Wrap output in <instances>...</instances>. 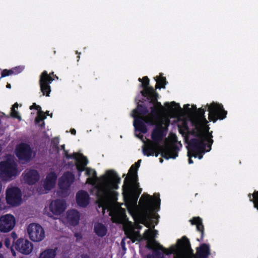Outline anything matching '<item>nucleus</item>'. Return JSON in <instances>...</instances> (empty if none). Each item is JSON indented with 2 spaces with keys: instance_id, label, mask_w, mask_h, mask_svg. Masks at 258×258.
Here are the masks:
<instances>
[{
  "instance_id": "nucleus-28",
  "label": "nucleus",
  "mask_w": 258,
  "mask_h": 258,
  "mask_svg": "<svg viewBox=\"0 0 258 258\" xmlns=\"http://www.w3.org/2000/svg\"><path fill=\"white\" fill-rule=\"evenodd\" d=\"M14 71L12 70H4L2 73V77H5L13 74Z\"/></svg>"
},
{
  "instance_id": "nucleus-13",
  "label": "nucleus",
  "mask_w": 258,
  "mask_h": 258,
  "mask_svg": "<svg viewBox=\"0 0 258 258\" xmlns=\"http://www.w3.org/2000/svg\"><path fill=\"white\" fill-rule=\"evenodd\" d=\"M60 148L63 150V154L67 158H73L75 160L77 169L79 171L84 169L83 167L88 163V161L85 157L82 154L78 153H73L72 155H69L68 152L64 149V145H61Z\"/></svg>"
},
{
  "instance_id": "nucleus-19",
  "label": "nucleus",
  "mask_w": 258,
  "mask_h": 258,
  "mask_svg": "<svg viewBox=\"0 0 258 258\" xmlns=\"http://www.w3.org/2000/svg\"><path fill=\"white\" fill-rule=\"evenodd\" d=\"M80 220V214L77 210H71L67 212V220L73 225L78 224Z\"/></svg>"
},
{
  "instance_id": "nucleus-42",
  "label": "nucleus",
  "mask_w": 258,
  "mask_h": 258,
  "mask_svg": "<svg viewBox=\"0 0 258 258\" xmlns=\"http://www.w3.org/2000/svg\"><path fill=\"white\" fill-rule=\"evenodd\" d=\"M33 108L35 109V106H33Z\"/></svg>"
},
{
  "instance_id": "nucleus-16",
  "label": "nucleus",
  "mask_w": 258,
  "mask_h": 258,
  "mask_svg": "<svg viewBox=\"0 0 258 258\" xmlns=\"http://www.w3.org/2000/svg\"><path fill=\"white\" fill-rule=\"evenodd\" d=\"M53 79L51 76L48 75L46 71H44L40 76L39 84L41 91L43 95L48 96L50 92V87L49 84Z\"/></svg>"
},
{
  "instance_id": "nucleus-21",
  "label": "nucleus",
  "mask_w": 258,
  "mask_h": 258,
  "mask_svg": "<svg viewBox=\"0 0 258 258\" xmlns=\"http://www.w3.org/2000/svg\"><path fill=\"white\" fill-rule=\"evenodd\" d=\"M56 251V248L46 249L39 253L38 258H55Z\"/></svg>"
},
{
  "instance_id": "nucleus-29",
  "label": "nucleus",
  "mask_w": 258,
  "mask_h": 258,
  "mask_svg": "<svg viewBox=\"0 0 258 258\" xmlns=\"http://www.w3.org/2000/svg\"><path fill=\"white\" fill-rule=\"evenodd\" d=\"M6 207L4 199L0 198V211L5 209Z\"/></svg>"
},
{
  "instance_id": "nucleus-34",
  "label": "nucleus",
  "mask_w": 258,
  "mask_h": 258,
  "mask_svg": "<svg viewBox=\"0 0 258 258\" xmlns=\"http://www.w3.org/2000/svg\"><path fill=\"white\" fill-rule=\"evenodd\" d=\"M75 236L76 237L77 240H79L81 238V235L79 233H76Z\"/></svg>"
},
{
  "instance_id": "nucleus-30",
  "label": "nucleus",
  "mask_w": 258,
  "mask_h": 258,
  "mask_svg": "<svg viewBox=\"0 0 258 258\" xmlns=\"http://www.w3.org/2000/svg\"><path fill=\"white\" fill-rule=\"evenodd\" d=\"M165 105L169 108H170L171 109H175L178 107V105L175 104V103H172L171 104H169V103H166Z\"/></svg>"
},
{
  "instance_id": "nucleus-32",
  "label": "nucleus",
  "mask_w": 258,
  "mask_h": 258,
  "mask_svg": "<svg viewBox=\"0 0 258 258\" xmlns=\"http://www.w3.org/2000/svg\"><path fill=\"white\" fill-rule=\"evenodd\" d=\"M5 244L7 247H9L11 245V241L9 239H6L5 241Z\"/></svg>"
},
{
  "instance_id": "nucleus-17",
  "label": "nucleus",
  "mask_w": 258,
  "mask_h": 258,
  "mask_svg": "<svg viewBox=\"0 0 258 258\" xmlns=\"http://www.w3.org/2000/svg\"><path fill=\"white\" fill-rule=\"evenodd\" d=\"M22 177L24 181L29 184H35L40 179L38 172L34 169H27L22 174Z\"/></svg>"
},
{
  "instance_id": "nucleus-22",
  "label": "nucleus",
  "mask_w": 258,
  "mask_h": 258,
  "mask_svg": "<svg viewBox=\"0 0 258 258\" xmlns=\"http://www.w3.org/2000/svg\"><path fill=\"white\" fill-rule=\"evenodd\" d=\"M94 231L97 235L101 237L105 235L107 232V229L105 226L99 223L95 225Z\"/></svg>"
},
{
  "instance_id": "nucleus-37",
  "label": "nucleus",
  "mask_w": 258,
  "mask_h": 258,
  "mask_svg": "<svg viewBox=\"0 0 258 258\" xmlns=\"http://www.w3.org/2000/svg\"><path fill=\"white\" fill-rule=\"evenodd\" d=\"M7 87L8 88H11V85L9 84H8L7 85Z\"/></svg>"
},
{
  "instance_id": "nucleus-14",
  "label": "nucleus",
  "mask_w": 258,
  "mask_h": 258,
  "mask_svg": "<svg viewBox=\"0 0 258 258\" xmlns=\"http://www.w3.org/2000/svg\"><path fill=\"white\" fill-rule=\"evenodd\" d=\"M14 247L21 253L29 254L33 250V245L28 239L20 238L16 241L14 244Z\"/></svg>"
},
{
  "instance_id": "nucleus-33",
  "label": "nucleus",
  "mask_w": 258,
  "mask_h": 258,
  "mask_svg": "<svg viewBox=\"0 0 258 258\" xmlns=\"http://www.w3.org/2000/svg\"><path fill=\"white\" fill-rule=\"evenodd\" d=\"M188 156L189 157V159H188V162L189 164H191V163H192V160L191 159V155H190V153L189 152H188Z\"/></svg>"
},
{
  "instance_id": "nucleus-24",
  "label": "nucleus",
  "mask_w": 258,
  "mask_h": 258,
  "mask_svg": "<svg viewBox=\"0 0 258 258\" xmlns=\"http://www.w3.org/2000/svg\"><path fill=\"white\" fill-rule=\"evenodd\" d=\"M248 197L250 201L253 202L254 207L258 210V191H255L252 195L249 194Z\"/></svg>"
},
{
  "instance_id": "nucleus-11",
  "label": "nucleus",
  "mask_w": 258,
  "mask_h": 258,
  "mask_svg": "<svg viewBox=\"0 0 258 258\" xmlns=\"http://www.w3.org/2000/svg\"><path fill=\"white\" fill-rule=\"evenodd\" d=\"M16 224V219L11 214H7L0 217V231L7 233L11 231Z\"/></svg>"
},
{
  "instance_id": "nucleus-5",
  "label": "nucleus",
  "mask_w": 258,
  "mask_h": 258,
  "mask_svg": "<svg viewBox=\"0 0 258 258\" xmlns=\"http://www.w3.org/2000/svg\"><path fill=\"white\" fill-rule=\"evenodd\" d=\"M19 174L17 165L12 158L0 162V179L10 181Z\"/></svg>"
},
{
  "instance_id": "nucleus-36",
  "label": "nucleus",
  "mask_w": 258,
  "mask_h": 258,
  "mask_svg": "<svg viewBox=\"0 0 258 258\" xmlns=\"http://www.w3.org/2000/svg\"><path fill=\"white\" fill-rule=\"evenodd\" d=\"M11 251L13 255L15 256L16 255V252L13 249H11Z\"/></svg>"
},
{
  "instance_id": "nucleus-35",
  "label": "nucleus",
  "mask_w": 258,
  "mask_h": 258,
  "mask_svg": "<svg viewBox=\"0 0 258 258\" xmlns=\"http://www.w3.org/2000/svg\"><path fill=\"white\" fill-rule=\"evenodd\" d=\"M71 133L73 135H75L76 133V131L75 129L73 128V129H71Z\"/></svg>"
},
{
  "instance_id": "nucleus-1",
  "label": "nucleus",
  "mask_w": 258,
  "mask_h": 258,
  "mask_svg": "<svg viewBox=\"0 0 258 258\" xmlns=\"http://www.w3.org/2000/svg\"><path fill=\"white\" fill-rule=\"evenodd\" d=\"M141 162H137L133 165L130 169L128 174L125 177L123 186V194L126 198L125 205L130 212H134L138 216V220H135L136 224L133 225L127 221L126 218L120 223H122L125 232L130 238L135 242L141 241L144 238L147 242V247L154 250L152 254H148L146 258H164V253H173L174 258H196L191 249L188 239L185 237L178 240L176 245L172 246L170 249H166L159 245L155 240L157 234L155 230L147 229L144 235L142 236L136 229H141L140 223L148 228L151 227V220L154 216L153 211L156 210L160 204V199L151 196H142L140 200L141 209H139L137 201L141 192L139 189V183L137 182V172Z\"/></svg>"
},
{
  "instance_id": "nucleus-6",
  "label": "nucleus",
  "mask_w": 258,
  "mask_h": 258,
  "mask_svg": "<svg viewBox=\"0 0 258 258\" xmlns=\"http://www.w3.org/2000/svg\"><path fill=\"white\" fill-rule=\"evenodd\" d=\"M27 231L30 239L33 242H40L45 237L43 228L38 224H30L27 227Z\"/></svg>"
},
{
  "instance_id": "nucleus-38",
  "label": "nucleus",
  "mask_w": 258,
  "mask_h": 258,
  "mask_svg": "<svg viewBox=\"0 0 258 258\" xmlns=\"http://www.w3.org/2000/svg\"><path fill=\"white\" fill-rule=\"evenodd\" d=\"M2 242H0V248L2 247Z\"/></svg>"
},
{
  "instance_id": "nucleus-27",
  "label": "nucleus",
  "mask_w": 258,
  "mask_h": 258,
  "mask_svg": "<svg viewBox=\"0 0 258 258\" xmlns=\"http://www.w3.org/2000/svg\"><path fill=\"white\" fill-rule=\"evenodd\" d=\"M45 117L46 116L42 112H38L37 116L35 118V121L38 123L40 121L43 120Z\"/></svg>"
},
{
  "instance_id": "nucleus-26",
  "label": "nucleus",
  "mask_w": 258,
  "mask_h": 258,
  "mask_svg": "<svg viewBox=\"0 0 258 258\" xmlns=\"http://www.w3.org/2000/svg\"><path fill=\"white\" fill-rule=\"evenodd\" d=\"M156 81L157 82L156 87L160 85L161 87L164 88L165 85V78L162 77H156Z\"/></svg>"
},
{
  "instance_id": "nucleus-4",
  "label": "nucleus",
  "mask_w": 258,
  "mask_h": 258,
  "mask_svg": "<svg viewBox=\"0 0 258 258\" xmlns=\"http://www.w3.org/2000/svg\"><path fill=\"white\" fill-rule=\"evenodd\" d=\"M205 111V109L200 108L198 114L190 118L189 122L193 127L191 130L185 125L187 132H191L198 137L197 139L193 141V145L196 150L202 153L210 151L213 143L206 125L207 121L204 116Z\"/></svg>"
},
{
  "instance_id": "nucleus-12",
  "label": "nucleus",
  "mask_w": 258,
  "mask_h": 258,
  "mask_svg": "<svg viewBox=\"0 0 258 258\" xmlns=\"http://www.w3.org/2000/svg\"><path fill=\"white\" fill-rule=\"evenodd\" d=\"M74 175L69 172L64 173L58 179V186L61 191L67 194L71 185L74 181Z\"/></svg>"
},
{
  "instance_id": "nucleus-9",
  "label": "nucleus",
  "mask_w": 258,
  "mask_h": 258,
  "mask_svg": "<svg viewBox=\"0 0 258 258\" xmlns=\"http://www.w3.org/2000/svg\"><path fill=\"white\" fill-rule=\"evenodd\" d=\"M6 200L7 203L12 206H17L22 202V194L20 189L17 187L11 186L6 190Z\"/></svg>"
},
{
  "instance_id": "nucleus-3",
  "label": "nucleus",
  "mask_w": 258,
  "mask_h": 258,
  "mask_svg": "<svg viewBox=\"0 0 258 258\" xmlns=\"http://www.w3.org/2000/svg\"><path fill=\"white\" fill-rule=\"evenodd\" d=\"M86 165L83 167V171L86 170V175L88 176L86 183L94 185L92 192L97 198L98 211L100 212L101 211L104 214L106 209L113 222L123 221L126 216L125 210L116 201L117 193L116 190L118 188L120 178L111 170L107 171L103 175L97 177L96 171L89 168H85Z\"/></svg>"
},
{
  "instance_id": "nucleus-25",
  "label": "nucleus",
  "mask_w": 258,
  "mask_h": 258,
  "mask_svg": "<svg viewBox=\"0 0 258 258\" xmlns=\"http://www.w3.org/2000/svg\"><path fill=\"white\" fill-rule=\"evenodd\" d=\"M18 103H16L14 104V105L13 106V107L11 108V115L15 117L16 118H18L19 119H21V117L19 115L18 112L17 111V109H18Z\"/></svg>"
},
{
  "instance_id": "nucleus-2",
  "label": "nucleus",
  "mask_w": 258,
  "mask_h": 258,
  "mask_svg": "<svg viewBox=\"0 0 258 258\" xmlns=\"http://www.w3.org/2000/svg\"><path fill=\"white\" fill-rule=\"evenodd\" d=\"M142 85L144 87L141 93L143 96L147 97L153 102L154 106L151 107L150 114L145 115L141 112L142 107L138 105L134 110L133 116L135 118L134 125L136 129L142 133H146L147 129L145 123L155 124L156 127L152 134L153 141H149L143 148L144 154L148 156L155 153L161 152L162 156L166 159L175 158L177 156V147L175 144L166 145L165 147L159 145V142L166 135L167 128L170 120L167 115H161L164 108L160 102L156 101L155 92L153 88L148 87L149 79L147 77L143 79Z\"/></svg>"
},
{
  "instance_id": "nucleus-40",
  "label": "nucleus",
  "mask_w": 258,
  "mask_h": 258,
  "mask_svg": "<svg viewBox=\"0 0 258 258\" xmlns=\"http://www.w3.org/2000/svg\"><path fill=\"white\" fill-rule=\"evenodd\" d=\"M202 157V156H199V159H201Z\"/></svg>"
},
{
  "instance_id": "nucleus-15",
  "label": "nucleus",
  "mask_w": 258,
  "mask_h": 258,
  "mask_svg": "<svg viewBox=\"0 0 258 258\" xmlns=\"http://www.w3.org/2000/svg\"><path fill=\"white\" fill-rule=\"evenodd\" d=\"M16 154L20 159L29 160L32 158L33 152L29 145L22 143L16 147Z\"/></svg>"
},
{
  "instance_id": "nucleus-8",
  "label": "nucleus",
  "mask_w": 258,
  "mask_h": 258,
  "mask_svg": "<svg viewBox=\"0 0 258 258\" xmlns=\"http://www.w3.org/2000/svg\"><path fill=\"white\" fill-rule=\"evenodd\" d=\"M66 209L65 202L62 200H55L52 201L48 208L45 207L44 213L50 217L53 215L58 216L61 214Z\"/></svg>"
},
{
  "instance_id": "nucleus-7",
  "label": "nucleus",
  "mask_w": 258,
  "mask_h": 258,
  "mask_svg": "<svg viewBox=\"0 0 258 258\" xmlns=\"http://www.w3.org/2000/svg\"><path fill=\"white\" fill-rule=\"evenodd\" d=\"M209 111V119L215 122L218 118L223 119L226 117L227 112L221 104L213 102L210 105H207Z\"/></svg>"
},
{
  "instance_id": "nucleus-23",
  "label": "nucleus",
  "mask_w": 258,
  "mask_h": 258,
  "mask_svg": "<svg viewBox=\"0 0 258 258\" xmlns=\"http://www.w3.org/2000/svg\"><path fill=\"white\" fill-rule=\"evenodd\" d=\"M192 224H195L197 226V229L200 231L202 234L203 233L204 226L202 224V220L199 217L194 218L190 220Z\"/></svg>"
},
{
  "instance_id": "nucleus-20",
  "label": "nucleus",
  "mask_w": 258,
  "mask_h": 258,
  "mask_svg": "<svg viewBox=\"0 0 258 258\" xmlns=\"http://www.w3.org/2000/svg\"><path fill=\"white\" fill-rule=\"evenodd\" d=\"M210 254L209 247L206 244H203L197 249V255L199 258H207Z\"/></svg>"
},
{
  "instance_id": "nucleus-31",
  "label": "nucleus",
  "mask_w": 258,
  "mask_h": 258,
  "mask_svg": "<svg viewBox=\"0 0 258 258\" xmlns=\"http://www.w3.org/2000/svg\"><path fill=\"white\" fill-rule=\"evenodd\" d=\"M33 106H35V109L38 110L39 112H41L40 111L41 107L39 105H36L35 103H34L32 106H30V109H32L33 108Z\"/></svg>"
},
{
  "instance_id": "nucleus-18",
  "label": "nucleus",
  "mask_w": 258,
  "mask_h": 258,
  "mask_svg": "<svg viewBox=\"0 0 258 258\" xmlns=\"http://www.w3.org/2000/svg\"><path fill=\"white\" fill-rule=\"evenodd\" d=\"M76 201L78 205L86 207L89 203V196L87 192L84 190L79 191L76 195Z\"/></svg>"
},
{
  "instance_id": "nucleus-39",
  "label": "nucleus",
  "mask_w": 258,
  "mask_h": 258,
  "mask_svg": "<svg viewBox=\"0 0 258 258\" xmlns=\"http://www.w3.org/2000/svg\"><path fill=\"white\" fill-rule=\"evenodd\" d=\"M0 258H3V256L2 254H0Z\"/></svg>"
},
{
  "instance_id": "nucleus-41",
  "label": "nucleus",
  "mask_w": 258,
  "mask_h": 258,
  "mask_svg": "<svg viewBox=\"0 0 258 258\" xmlns=\"http://www.w3.org/2000/svg\"><path fill=\"white\" fill-rule=\"evenodd\" d=\"M163 161V160L162 159H160V162H162Z\"/></svg>"
},
{
  "instance_id": "nucleus-10",
  "label": "nucleus",
  "mask_w": 258,
  "mask_h": 258,
  "mask_svg": "<svg viewBox=\"0 0 258 258\" xmlns=\"http://www.w3.org/2000/svg\"><path fill=\"white\" fill-rule=\"evenodd\" d=\"M57 175L54 172L48 173L43 182V187L38 188L37 189L39 194L47 193L52 189L56 183Z\"/></svg>"
}]
</instances>
